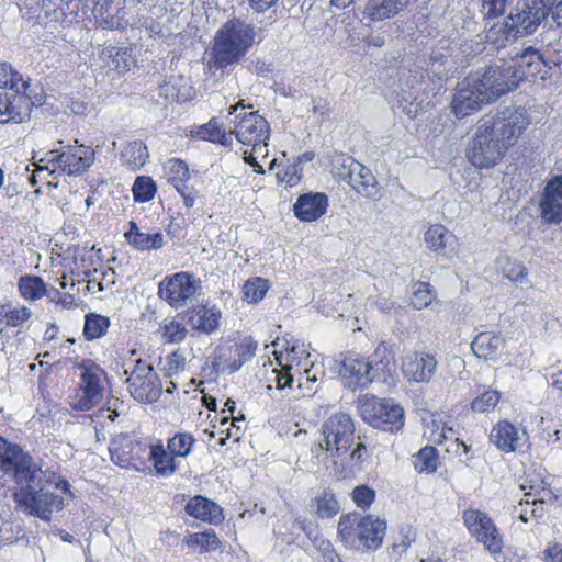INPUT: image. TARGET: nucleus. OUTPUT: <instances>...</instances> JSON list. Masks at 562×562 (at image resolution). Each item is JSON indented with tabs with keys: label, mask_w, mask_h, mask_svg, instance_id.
<instances>
[{
	"label": "nucleus",
	"mask_w": 562,
	"mask_h": 562,
	"mask_svg": "<svg viewBox=\"0 0 562 562\" xmlns=\"http://www.w3.org/2000/svg\"><path fill=\"white\" fill-rule=\"evenodd\" d=\"M201 290V280L188 271L166 276L159 283L158 294L171 307L184 306Z\"/></svg>",
	"instance_id": "obj_13"
},
{
	"label": "nucleus",
	"mask_w": 562,
	"mask_h": 562,
	"mask_svg": "<svg viewBox=\"0 0 562 562\" xmlns=\"http://www.w3.org/2000/svg\"><path fill=\"white\" fill-rule=\"evenodd\" d=\"M554 10V0H518L506 16L522 37L536 33L541 24L555 26Z\"/></svg>",
	"instance_id": "obj_7"
},
{
	"label": "nucleus",
	"mask_w": 562,
	"mask_h": 562,
	"mask_svg": "<svg viewBox=\"0 0 562 562\" xmlns=\"http://www.w3.org/2000/svg\"><path fill=\"white\" fill-rule=\"evenodd\" d=\"M417 0H368L363 15L371 22L393 19L404 12Z\"/></svg>",
	"instance_id": "obj_27"
},
{
	"label": "nucleus",
	"mask_w": 562,
	"mask_h": 562,
	"mask_svg": "<svg viewBox=\"0 0 562 562\" xmlns=\"http://www.w3.org/2000/svg\"><path fill=\"white\" fill-rule=\"evenodd\" d=\"M94 160L95 153L92 147L76 142V145H67L60 150L46 153L45 158H42L36 165V171L47 170L49 173H54L60 169L68 176H80L94 164Z\"/></svg>",
	"instance_id": "obj_6"
},
{
	"label": "nucleus",
	"mask_w": 562,
	"mask_h": 562,
	"mask_svg": "<svg viewBox=\"0 0 562 562\" xmlns=\"http://www.w3.org/2000/svg\"><path fill=\"white\" fill-rule=\"evenodd\" d=\"M490 440L505 453L514 452L522 447V436L518 428L508 420L498 422L491 430Z\"/></svg>",
	"instance_id": "obj_29"
},
{
	"label": "nucleus",
	"mask_w": 562,
	"mask_h": 562,
	"mask_svg": "<svg viewBox=\"0 0 562 562\" xmlns=\"http://www.w3.org/2000/svg\"><path fill=\"white\" fill-rule=\"evenodd\" d=\"M386 532V521L372 515L362 516L357 524V537L368 550L381 547Z\"/></svg>",
	"instance_id": "obj_25"
},
{
	"label": "nucleus",
	"mask_w": 562,
	"mask_h": 562,
	"mask_svg": "<svg viewBox=\"0 0 562 562\" xmlns=\"http://www.w3.org/2000/svg\"><path fill=\"white\" fill-rule=\"evenodd\" d=\"M482 92L475 85L465 77L452 99V112L458 119H463L475 111H479L483 104L491 103L490 100H483Z\"/></svg>",
	"instance_id": "obj_23"
},
{
	"label": "nucleus",
	"mask_w": 562,
	"mask_h": 562,
	"mask_svg": "<svg viewBox=\"0 0 562 562\" xmlns=\"http://www.w3.org/2000/svg\"><path fill=\"white\" fill-rule=\"evenodd\" d=\"M435 299V293L428 282L417 281L413 284L412 304L416 310L429 306Z\"/></svg>",
	"instance_id": "obj_56"
},
{
	"label": "nucleus",
	"mask_w": 562,
	"mask_h": 562,
	"mask_svg": "<svg viewBox=\"0 0 562 562\" xmlns=\"http://www.w3.org/2000/svg\"><path fill=\"white\" fill-rule=\"evenodd\" d=\"M134 49L135 47L133 45H110L103 49L102 55L111 59L110 66L113 69L117 70L119 74H124L135 64Z\"/></svg>",
	"instance_id": "obj_37"
},
{
	"label": "nucleus",
	"mask_w": 562,
	"mask_h": 562,
	"mask_svg": "<svg viewBox=\"0 0 562 562\" xmlns=\"http://www.w3.org/2000/svg\"><path fill=\"white\" fill-rule=\"evenodd\" d=\"M328 196L324 192H306L297 196L292 210L294 216L301 222H314L327 211Z\"/></svg>",
	"instance_id": "obj_24"
},
{
	"label": "nucleus",
	"mask_w": 562,
	"mask_h": 562,
	"mask_svg": "<svg viewBox=\"0 0 562 562\" xmlns=\"http://www.w3.org/2000/svg\"><path fill=\"white\" fill-rule=\"evenodd\" d=\"M512 68L515 74L519 76V83L524 79L540 78L544 80L553 66H559V60H553L548 57L544 52L538 48L528 46L520 53H516L509 58Z\"/></svg>",
	"instance_id": "obj_16"
},
{
	"label": "nucleus",
	"mask_w": 562,
	"mask_h": 562,
	"mask_svg": "<svg viewBox=\"0 0 562 562\" xmlns=\"http://www.w3.org/2000/svg\"><path fill=\"white\" fill-rule=\"evenodd\" d=\"M355 431V422L349 414L340 412L330 415L321 426L315 453L323 452L330 458L345 454L353 443ZM316 457L319 458V454Z\"/></svg>",
	"instance_id": "obj_5"
},
{
	"label": "nucleus",
	"mask_w": 562,
	"mask_h": 562,
	"mask_svg": "<svg viewBox=\"0 0 562 562\" xmlns=\"http://www.w3.org/2000/svg\"><path fill=\"white\" fill-rule=\"evenodd\" d=\"M157 192V184L149 176H137L133 187L132 193L134 201L137 203H146L155 198Z\"/></svg>",
	"instance_id": "obj_46"
},
{
	"label": "nucleus",
	"mask_w": 562,
	"mask_h": 562,
	"mask_svg": "<svg viewBox=\"0 0 562 562\" xmlns=\"http://www.w3.org/2000/svg\"><path fill=\"white\" fill-rule=\"evenodd\" d=\"M193 137L214 144H220L227 148H232L234 143L232 133L222 128L216 119H211L206 124L198 126L193 132Z\"/></svg>",
	"instance_id": "obj_35"
},
{
	"label": "nucleus",
	"mask_w": 562,
	"mask_h": 562,
	"mask_svg": "<svg viewBox=\"0 0 562 562\" xmlns=\"http://www.w3.org/2000/svg\"><path fill=\"white\" fill-rule=\"evenodd\" d=\"M159 331L165 342L179 344L187 337L186 326L175 319H165L159 327Z\"/></svg>",
	"instance_id": "obj_55"
},
{
	"label": "nucleus",
	"mask_w": 562,
	"mask_h": 562,
	"mask_svg": "<svg viewBox=\"0 0 562 562\" xmlns=\"http://www.w3.org/2000/svg\"><path fill=\"white\" fill-rule=\"evenodd\" d=\"M41 469L31 457L13 474L15 484L12 497L16 506L27 516L50 521L54 510L63 508V498L42 486Z\"/></svg>",
	"instance_id": "obj_1"
},
{
	"label": "nucleus",
	"mask_w": 562,
	"mask_h": 562,
	"mask_svg": "<svg viewBox=\"0 0 562 562\" xmlns=\"http://www.w3.org/2000/svg\"><path fill=\"white\" fill-rule=\"evenodd\" d=\"M539 206L542 222L549 225L562 222V175L554 176L547 182Z\"/></svg>",
	"instance_id": "obj_20"
},
{
	"label": "nucleus",
	"mask_w": 562,
	"mask_h": 562,
	"mask_svg": "<svg viewBox=\"0 0 562 562\" xmlns=\"http://www.w3.org/2000/svg\"><path fill=\"white\" fill-rule=\"evenodd\" d=\"M220 318V311L207 308L206 306L199 307L189 316L192 327L206 334L214 331L218 327Z\"/></svg>",
	"instance_id": "obj_41"
},
{
	"label": "nucleus",
	"mask_w": 562,
	"mask_h": 562,
	"mask_svg": "<svg viewBox=\"0 0 562 562\" xmlns=\"http://www.w3.org/2000/svg\"><path fill=\"white\" fill-rule=\"evenodd\" d=\"M317 505L316 515L322 519L336 516L340 510L339 502L330 488L323 490L322 494L315 497Z\"/></svg>",
	"instance_id": "obj_48"
},
{
	"label": "nucleus",
	"mask_w": 562,
	"mask_h": 562,
	"mask_svg": "<svg viewBox=\"0 0 562 562\" xmlns=\"http://www.w3.org/2000/svg\"><path fill=\"white\" fill-rule=\"evenodd\" d=\"M414 465L418 472H435L438 468L437 449L431 446L422 448L415 456Z\"/></svg>",
	"instance_id": "obj_54"
},
{
	"label": "nucleus",
	"mask_w": 562,
	"mask_h": 562,
	"mask_svg": "<svg viewBox=\"0 0 562 562\" xmlns=\"http://www.w3.org/2000/svg\"><path fill=\"white\" fill-rule=\"evenodd\" d=\"M279 361L280 369H274L273 372L278 375L283 372H292V370H301L302 361L308 362L310 353L305 350L304 342L299 340L293 341L291 345L288 342L285 350V363H282L283 355L276 356Z\"/></svg>",
	"instance_id": "obj_33"
},
{
	"label": "nucleus",
	"mask_w": 562,
	"mask_h": 562,
	"mask_svg": "<svg viewBox=\"0 0 562 562\" xmlns=\"http://www.w3.org/2000/svg\"><path fill=\"white\" fill-rule=\"evenodd\" d=\"M148 158L147 146L137 139L127 142L121 151V161L131 171L139 170Z\"/></svg>",
	"instance_id": "obj_36"
},
{
	"label": "nucleus",
	"mask_w": 562,
	"mask_h": 562,
	"mask_svg": "<svg viewBox=\"0 0 562 562\" xmlns=\"http://www.w3.org/2000/svg\"><path fill=\"white\" fill-rule=\"evenodd\" d=\"M352 501L361 508H369L375 499V491L366 484L358 485L352 491Z\"/></svg>",
	"instance_id": "obj_61"
},
{
	"label": "nucleus",
	"mask_w": 562,
	"mask_h": 562,
	"mask_svg": "<svg viewBox=\"0 0 562 562\" xmlns=\"http://www.w3.org/2000/svg\"><path fill=\"white\" fill-rule=\"evenodd\" d=\"M77 368L81 370L80 384L72 397L71 407L76 411H90L103 400L102 376L105 372L91 360L78 363Z\"/></svg>",
	"instance_id": "obj_11"
},
{
	"label": "nucleus",
	"mask_w": 562,
	"mask_h": 562,
	"mask_svg": "<svg viewBox=\"0 0 562 562\" xmlns=\"http://www.w3.org/2000/svg\"><path fill=\"white\" fill-rule=\"evenodd\" d=\"M438 361L428 352H412L403 359L402 371L409 382H429L437 371Z\"/></svg>",
	"instance_id": "obj_21"
},
{
	"label": "nucleus",
	"mask_w": 562,
	"mask_h": 562,
	"mask_svg": "<svg viewBox=\"0 0 562 562\" xmlns=\"http://www.w3.org/2000/svg\"><path fill=\"white\" fill-rule=\"evenodd\" d=\"M43 278L40 276L24 274L18 280V289L21 296L29 301H37L45 294Z\"/></svg>",
	"instance_id": "obj_44"
},
{
	"label": "nucleus",
	"mask_w": 562,
	"mask_h": 562,
	"mask_svg": "<svg viewBox=\"0 0 562 562\" xmlns=\"http://www.w3.org/2000/svg\"><path fill=\"white\" fill-rule=\"evenodd\" d=\"M279 0H248L251 10L258 14L268 13V22L266 25L271 24L277 20V7Z\"/></svg>",
	"instance_id": "obj_62"
},
{
	"label": "nucleus",
	"mask_w": 562,
	"mask_h": 562,
	"mask_svg": "<svg viewBox=\"0 0 562 562\" xmlns=\"http://www.w3.org/2000/svg\"><path fill=\"white\" fill-rule=\"evenodd\" d=\"M353 168H357V160L348 154L334 151L330 155V172L337 180H351Z\"/></svg>",
	"instance_id": "obj_42"
},
{
	"label": "nucleus",
	"mask_w": 562,
	"mask_h": 562,
	"mask_svg": "<svg viewBox=\"0 0 562 562\" xmlns=\"http://www.w3.org/2000/svg\"><path fill=\"white\" fill-rule=\"evenodd\" d=\"M360 413L364 423L382 431L396 434L404 427L403 407L385 398H367L360 406Z\"/></svg>",
	"instance_id": "obj_10"
},
{
	"label": "nucleus",
	"mask_w": 562,
	"mask_h": 562,
	"mask_svg": "<svg viewBox=\"0 0 562 562\" xmlns=\"http://www.w3.org/2000/svg\"><path fill=\"white\" fill-rule=\"evenodd\" d=\"M468 78L482 91L479 92L482 99L491 102L515 90L519 85V76L515 74L509 60L504 58L470 74Z\"/></svg>",
	"instance_id": "obj_4"
},
{
	"label": "nucleus",
	"mask_w": 562,
	"mask_h": 562,
	"mask_svg": "<svg viewBox=\"0 0 562 562\" xmlns=\"http://www.w3.org/2000/svg\"><path fill=\"white\" fill-rule=\"evenodd\" d=\"M297 372L299 379L296 389L293 387L294 373L283 372L276 376L277 390L284 392L282 397L288 400H296L301 396H310L316 392L313 389V384L318 381V373L323 374V371L311 362L310 367L304 368L303 372L300 370Z\"/></svg>",
	"instance_id": "obj_19"
},
{
	"label": "nucleus",
	"mask_w": 562,
	"mask_h": 562,
	"mask_svg": "<svg viewBox=\"0 0 562 562\" xmlns=\"http://www.w3.org/2000/svg\"><path fill=\"white\" fill-rule=\"evenodd\" d=\"M361 517L357 513L342 515L338 521V533L340 537L349 539L355 532L357 533V524Z\"/></svg>",
	"instance_id": "obj_63"
},
{
	"label": "nucleus",
	"mask_w": 562,
	"mask_h": 562,
	"mask_svg": "<svg viewBox=\"0 0 562 562\" xmlns=\"http://www.w3.org/2000/svg\"><path fill=\"white\" fill-rule=\"evenodd\" d=\"M195 443L194 437L189 432H177L167 441V451L176 457L186 458Z\"/></svg>",
	"instance_id": "obj_50"
},
{
	"label": "nucleus",
	"mask_w": 562,
	"mask_h": 562,
	"mask_svg": "<svg viewBox=\"0 0 562 562\" xmlns=\"http://www.w3.org/2000/svg\"><path fill=\"white\" fill-rule=\"evenodd\" d=\"M269 290V282L261 277H252L245 281L241 293L243 299L251 304L263 300Z\"/></svg>",
	"instance_id": "obj_45"
},
{
	"label": "nucleus",
	"mask_w": 562,
	"mask_h": 562,
	"mask_svg": "<svg viewBox=\"0 0 562 562\" xmlns=\"http://www.w3.org/2000/svg\"><path fill=\"white\" fill-rule=\"evenodd\" d=\"M184 542L189 547H200V552L215 551L221 544V541L213 529L190 533L186 538Z\"/></svg>",
	"instance_id": "obj_47"
},
{
	"label": "nucleus",
	"mask_w": 562,
	"mask_h": 562,
	"mask_svg": "<svg viewBox=\"0 0 562 562\" xmlns=\"http://www.w3.org/2000/svg\"><path fill=\"white\" fill-rule=\"evenodd\" d=\"M499 398V392L494 390L485 391L472 401L471 408L473 412L477 413H486L493 411L498 404Z\"/></svg>",
	"instance_id": "obj_60"
},
{
	"label": "nucleus",
	"mask_w": 562,
	"mask_h": 562,
	"mask_svg": "<svg viewBox=\"0 0 562 562\" xmlns=\"http://www.w3.org/2000/svg\"><path fill=\"white\" fill-rule=\"evenodd\" d=\"M187 357L186 351L183 349H177L169 353L162 367L164 374L167 378L177 376L179 373L183 372L186 369Z\"/></svg>",
	"instance_id": "obj_57"
},
{
	"label": "nucleus",
	"mask_w": 562,
	"mask_h": 562,
	"mask_svg": "<svg viewBox=\"0 0 562 562\" xmlns=\"http://www.w3.org/2000/svg\"><path fill=\"white\" fill-rule=\"evenodd\" d=\"M425 243L430 250L446 257L454 254L458 245L454 234L441 224L431 225L426 231Z\"/></svg>",
	"instance_id": "obj_30"
},
{
	"label": "nucleus",
	"mask_w": 562,
	"mask_h": 562,
	"mask_svg": "<svg viewBox=\"0 0 562 562\" xmlns=\"http://www.w3.org/2000/svg\"><path fill=\"white\" fill-rule=\"evenodd\" d=\"M339 376L345 386L352 391L362 390L372 383L368 361L358 355H348L341 360Z\"/></svg>",
	"instance_id": "obj_22"
},
{
	"label": "nucleus",
	"mask_w": 562,
	"mask_h": 562,
	"mask_svg": "<svg viewBox=\"0 0 562 562\" xmlns=\"http://www.w3.org/2000/svg\"><path fill=\"white\" fill-rule=\"evenodd\" d=\"M518 37H521L520 34L516 33V29L507 16H503L502 21L494 22L490 26L485 24L483 42L496 50L505 48Z\"/></svg>",
	"instance_id": "obj_28"
},
{
	"label": "nucleus",
	"mask_w": 562,
	"mask_h": 562,
	"mask_svg": "<svg viewBox=\"0 0 562 562\" xmlns=\"http://www.w3.org/2000/svg\"><path fill=\"white\" fill-rule=\"evenodd\" d=\"M514 0H481L480 13L484 22L505 16Z\"/></svg>",
	"instance_id": "obj_51"
},
{
	"label": "nucleus",
	"mask_w": 562,
	"mask_h": 562,
	"mask_svg": "<svg viewBox=\"0 0 562 562\" xmlns=\"http://www.w3.org/2000/svg\"><path fill=\"white\" fill-rule=\"evenodd\" d=\"M42 98L32 100L31 89H9L0 94V124L22 123L30 119L34 105L41 104Z\"/></svg>",
	"instance_id": "obj_18"
},
{
	"label": "nucleus",
	"mask_w": 562,
	"mask_h": 562,
	"mask_svg": "<svg viewBox=\"0 0 562 562\" xmlns=\"http://www.w3.org/2000/svg\"><path fill=\"white\" fill-rule=\"evenodd\" d=\"M147 454L159 475L169 476L177 470L175 457L164 448L160 441L156 445H151Z\"/></svg>",
	"instance_id": "obj_39"
},
{
	"label": "nucleus",
	"mask_w": 562,
	"mask_h": 562,
	"mask_svg": "<svg viewBox=\"0 0 562 562\" xmlns=\"http://www.w3.org/2000/svg\"><path fill=\"white\" fill-rule=\"evenodd\" d=\"M483 128L484 126L479 122L467 151L469 161L480 169L494 167L507 150L503 143H499L488 131L484 132Z\"/></svg>",
	"instance_id": "obj_14"
},
{
	"label": "nucleus",
	"mask_w": 562,
	"mask_h": 562,
	"mask_svg": "<svg viewBox=\"0 0 562 562\" xmlns=\"http://www.w3.org/2000/svg\"><path fill=\"white\" fill-rule=\"evenodd\" d=\"M112 0H98L93 7L92 13L95 23L103 30H124L127 26V21L117 14H111L109 9Z\"/></svg>",
	"instance_id": "obj_38"
},
{
	"label": "nucleus",
	"mask_w": 562,
	"mask_h": 562,
	"mask_svg": "<svg viewBox=\"0 0 562 562\" xmlns=\"http://www.w3.org/2000/svg\"><path fill=\"white\" fill-rule=\"evenodd\" d=\"M257 341L251 337H245L234 345L222 346L216 351L213 367L222 373L233 374L255 357Z\"/></svg>",
	"instance_id": "obj_17"
},
{
	"label": "nucleus",
	"mask_w": 562,
	"mask_h": 562,
	"mask_svg": "<svg viewBox=\"0 0 562 562\" xmlns=\"http://www.w3.org/2000/svg\"><path fill=\"white\" fill-rule=\"evenodd\" d=\"M124 374L131 396L138 403L151 404L158 401L162 387L154 367L145 360L130 358L124 363Z\"/></svg>",
	"instance_id": "obj_8"
},
{
	"label": "nucleus",
	"mask_w": 562,
	"mask_h": 562,
	"mask_svg": "<svg viewBox=\"0 0 562 562\" xmlns=\"http://www.w3.org/2000/svg\"><path fill=\"white\" fill-rule=\"evenodd\" d=\"M130 245L139 251L160 249L164 246V236L159 232L154 234L143 232L140 235L134 237Z\"/></svg>",
	"instance_id": "obj_58"
},
{
	"label": "nucleus",
	"mask_w": 562,
	"mask_h": 562,
	"mask_svg": "<svg viewBox=\"0 0 562 562\" xmlns=\"http://www.w3.org/2000/svg\"><path fill=\"white\" fill-rule=\"evenodd\" d=\"M110 325L111 321L108 316L97 313L86 314L82 330L85 339L92 341L103 337L106 334Z\"/></svg>",
	"instance_id": "obj_43"
},
{
	"label": "nucleus",
	"mask_w": 562,
	"mask_h": 562,
	"mask_svg": "<svg viewBox=\"0 0 562 562\" xmlns=\"http://www.w3.org/2000/svg\"><path fill=\"white\" fill-rule=\"evenodd\" d=\"M462 519L470 536L482 543L494 558L502 552L503 537L486 513L469 508L463 512Z\"/></svg>",
	"instance_id": "obj_12"
},
{
	"label": "nucleus",
	"mask_w": 562,
	"mask_h": 562,
	"mask_svg": "<svg viewBox=\"0 0 562 562\" xmlns=\"http://www.w3.org/2000/svg\"><path fill=\"white\" fill-rule=\"evenodd\" d=\"M367 361L372 382H386L395 370L394 357L384 345H380Z\"/></svg>",
	"instance_id": "obj_32"
},
{
	"label": "nucleus",
	"mask_w": 562,
	"mask_h": 562,
	"mask_svg": "<svg viewBox=\"0 0 562 562\" xmlns=\"http://www.w3.org/2000/svg\"><path fill=\"white\" fill-rule=\"evenodd\" d=\"M165 171L168 177V182L171 183L177 192L188 189V181L190 180V171L188 164L180 158H171L165 164Z\"/></svg>",
	"instance_id": "obj_40"
},
{
	"label": "nucleus",
	"mask_w": 562,
	"mask_h": 562,
	"mask_svg": "<svg viewBox=\"0 0 562 562\" xmlns=\"http://www.w3.org/2000/svg\"><path fill=\"white\" fill-rule=\"evenodd\" d=\"M32 456L18 445L0 436V471L5 475L13 474Z\"/></svg>",
	"instance_id": "obj_31"
},
{
	"label": "nucleus",
	"mask_w": 562,
	"mask_h": 562,
	"mask_svg": "<svg viewBox=\"0 0 562 562\" xmlns=\"http://www.w3.org/2000/svg\"><path fill=\"white\" fill-rule=\"evenodd\" d=\"M504 345V339L499 335L492 333H480L471 344V348L477 358L484 360L497 359L499 348Z\"/></svg>",
	"instance_id": "obj_34"
},
{
	"label": "nucleus",
	"mask_w": 562,
	"mask_h": 562,
	"mask_svg": "<svg viewBox=\"0 0 562 562\" xmlns=\"http://www.w3.org/2000/svg\"><path fill=\"white\" fill-rule=\"evenodd\" d=\"M479 122L484 126V132L488 131L507 149L529 125V116L522 108L506 106L495 114L483 116Z\"/></svg>",
	"instance_id": "obj_9"
},
{
	"label": "nucleus",
	"mask_w": 562,
	"mask_h": 562,
	"mask_svg": "<svg viewBox=\"0 0 562 562\" xmlns=\"http://www.w3.org/2000/svg\"><path fill=\"white\" fill-rule=\"evenodd\" d=\"M30 82L25 81L21 74L12 68L9 63L0 60V87L9 89H23V92L30 90Z\"/></svg>",
	"instance_id": "obj_49"
},
{
	"label": "nucleus",
	"mask_w": 562,
	"mask_h": 562,
	"mask_svg": "<svg viewBox=\"0 0 562 562\" xmlns=\"http://www.w3.org/2000/svg\"><path fill=\"white\" fill-rule=\"evenodd\" d=\"M256 30L251 23L233 18L215 33L209 52L207 66L211 70L235 68L255 44Z\"/></svg>",
	"instance_id": "obj_2"
},
{
	"label": "nucleus",
	"mask_w": 562,
	"mask_h": 562,
	"mask_svg": "<svg viewBox=\"0 0 562 562\" xmlns=\"http://www.w3.org/2000/svg\"><path fill=\"white\" fill-rule=\"evenodd\" d=\"M360 176L361 181L360 183L353 186V190L358 194L366 196L368 199L379 200L381 196V191L379 182L373 172L371 171V169L367 167L366 170H363V173H360Z\"/></svg>",
	"instance_id": "obj_53"
},
{
	"label": "nucleus",
	"mask_w": 562,
	"mask_h": 562,
	"mask_svg": "<svg viewBox=\"0 0 562 562\" xmlns=\"http://www.w3.org/2000/svg\"><path fill=\"white\" fill-rule=\"evenodd\" d=\"M147 445L134 436L121 432L111 439L109 452L111 460L121 468L139 470L145 465Z\"/></svg>",
	"instance_id": "obj_15"
},
{
	"label": "nucleus",
	"mask_w": 562,
	"mask_h": 562,
	"mask_svg": "<svg viewBox=\"0 0 562 562\" xmlns=\"http://www.w3.org/2000/svg\"><path fill=\"white\" fill-rule=\"evenodd\" d=\"M497 265L501 268L504 277L517 284L524 283L528 271L521 262L512 260L509 257L504 256L497 259Z\"/></svg>",
	"instance_id": "obj_52"
},
{
	"label": "nucleus",
	"mask_w": 562,
	"mask_h": 562,
	"mask_svg": "<svg viewBox=\"0 0 562 562\" xmlns=\"http://www.w3.org/2000/svg\"><path fill=\"white\" fill-rule=\"evenodd\" d=\"M184 512L190 517L210 525L217 526L224 520L222 507L203 495L191 497L184 506Z\"/></svg>",
	"instance_id": "obj_26"
},
{
	"label": "nucleus",
	"mask_w": 562,
	"mask_h": 562,
	"mask_svg": "<svg viewBox=\"0 0 562 562\" xmlns=\"http://www.w3.org/2000/svg\"><path fill=\"white\" fill-rule=\"evenodd\" d=\"M32 316V312L26 306H16L9 308L0 314V322L9 327H19L27 322Z\"/></svg>",
	"instance_id": "obj_59"
},
{
	"label": "nucleus",
	"mask_w": 562,
	"mask_h": 562,
	"mask_svg": "<svg viewBox=\"0 0 562 562\" xmlns=\"http://www.w3.org/2000/svg\"><path fill=\"white\" fill-rule=\"evenodd\" d=\"M252 109L251 104H246L240 100L228 108V115H233V128L229 131L232 136L246 146L254 147L257 153L266 151L270 137V125L268 121L258 113V111L246 110Z\"/></svg>",
	"instance_id": "obj_3"
},
{
	"label": "nucleus",
	"mask_w": 562,
	"mask_h": 562,
	"mask_svg": "<svg viewBox=\"0 0 562 562\" xmlns=\"http://www.w3.org/2000/svg\"><path fill=\"white\" fill-rule=\"evenodd\" d=\"M301 171L302 169L299 167V164L290 165L277 172L278 182L285 183L286 187H294L301 180Z\"/></svg>",
	"instance_id": "obj_64"
}]
</instances>
